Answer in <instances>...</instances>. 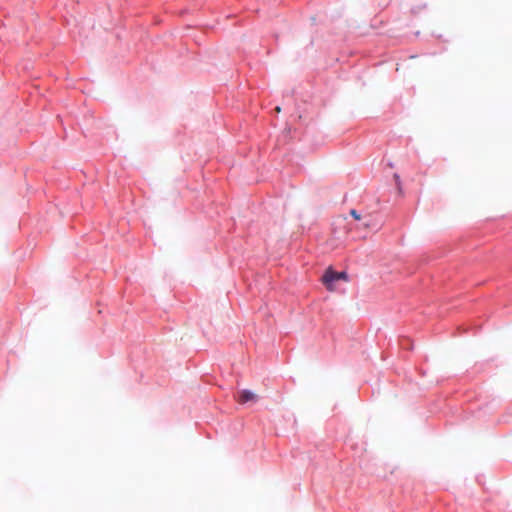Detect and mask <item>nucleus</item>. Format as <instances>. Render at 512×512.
I'll return each instance as SVG.
<instances>
[{
	"mask_svg": "<svg viewBox=\"0 0 512 512\" xmlns=\"http://www.w3.org/2000/svg\"><path fill=\"white\" fill-rule=\"evenodd\" d=\"M237 400L241 404H244L247 402H256L258 400V395L250 390H241L238 393Z\"/></svg>",
	"mask_w": 512,
	"mask_h": 512,
	"instance_id": "2",
	"label": "nucleus"
},
{
	"mask_svg": "<svg viewBox=\"0 0 512 512\" xmlns=\"http://www.w3.org/2000/svg\"><path fill=\"white\" fill-rule=\"evenodd\" d=\"M364 227L365 228H369L370 227V224L368 222L364 223Z\"/></svg>",
	"mask_w": 512,
	"mask_h": 512,
	"instance_id": "4",
	"label": "nucleus"
},
{
	"mask_svg": "<svg viewBox=\"0 0 512 512\" xmlns=\"http://www.w3.org/2000/svg\"><path fill=\"white\" fill-rule=\"evenodd\" d=\"M350 215L355 219V220H360L361 219V215L355 210V209H352L350 211Z\"/></svg>",
	"mask_w": 512,
	"mask_h": 512,
	"instance_id": "3",
	"label": "nucleus"
},
{
	"mask_svg": "<svg viewBox=\"0 0 512 512\" xmlns=\"http://www.w3.org/2000/svg\"><path fill=\"white\" fill-rule=\"evenodd\" d=\"M340 279L346 280L347 279L346 273L345 272H336V271H333L332 269H328L322 277L323 283L325 284L327 289L330 291L334 290L333 283Z\"/></svg>",
	"mask_w": 512,
	"mask_h": 512,
	"instance_id": "1",
	"label": "nucleus"
},
{
	"mask_svg": "<svg viewBox=\"0 0 512 512\" xmlns=\"http://www.w3.org/2000/svg\"><path fill=\"white\" fill-rule=\"evenodd\" d=\"M276 112H280V107L275 108Z\"/></svg>",
	"mask_w": 512,
	"mask_h": 512,
	"instance_id": "5",
	"label": "nucleus"
}]
</instances>
